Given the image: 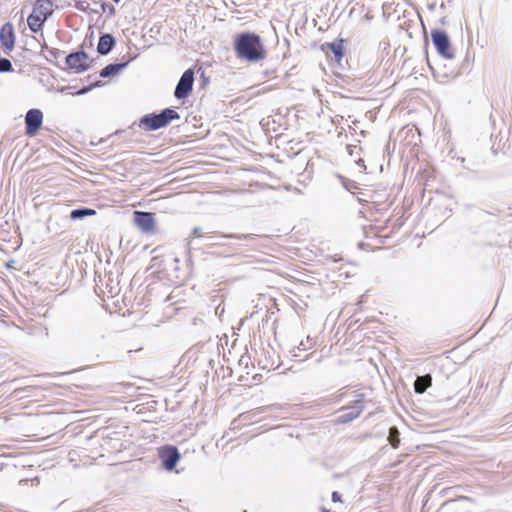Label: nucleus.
Masks as SVG:
<instances>
[{"instance_id":"f257e3e1","label":"nucleus","mask_w":512,"mask_h":512,"mask_svg":"<svg viewBox=\"0 0 512 512\" xmlns=\"http://www.w3.org/2000/svg\"><path fill=\"white\" fill-rule=\"evenodd\" d=\"M234 50L239 59L259 62L266 58V50L259 35L252 32L240 33L234 38Z\"/></svg>"},{"instance_id":"f03ea898","label":"nucleus","mask_w":512,"mask_h":512,"mask_svg":"<svg viewBox=\"0 0 512 512\" xmlns=\"http://www.w3.org/2000/svg\"><path fill=\"white\" fill-rule=\"evenodd\" d=\"M366 242L363 245L371 249H379L382 239L388 238L393 228L390 226V218L386 214H381L379 218H374L363 228Z\"/></svg>"},{"instance_id":"7ed1b4c3","label":"nucleus","mask_w":512,"mask_h":512,"mask_svg":"<svg viewBox=\"0 0 512 512\" xmlns=\"http://www.w3.org/2000/svg\"><path fill=\"white\" fill-rule=\"evenodd\" d=\"M53 2L51 0H36L33 4L32 13L27 18L29 29L37 33L42 30L44 23L53 13Z\"/></svg>"},{"instance_id":"20e7f679","label":"nucleus","mask_w":512,"mask_h":512,"mask_svg":"<svg viewBox=\"0 0 512 512\" xmlns=\"http://www.w3.org/2000/svg\"><path fill=\"white\" fill-rule=\"evenodd\" d=\"M180 115L173 109H164L160 114H150L142 117L139 127L145 131H152L167 126L172 120H177Z\"/></svg>"},{"instance_id":"39448f33","label":"nucleus","mask_w":512,"mask_h":512,"mask_svg":"<svg viewBox=\"0 0 512 512\" xmlns=\"http://www.w3.org/2000/svg\"><path fill=\"white\" fill-rule=\"evenodd\" d=\"M351 397L353 398V404L341 408L340 411L343 413L337 419L334 420L335 424L348 423L358 418L362 413L364 409V394L359 393L357 391H353L351 393Z\"/></svg>"},{"instance_id":"423d86ee","label":"nucleus","mask_w":512,"mask_h":512,"mask_svg":"<svg viewBox=\"0 0 512 512\" xmlns=\"http://www.w3.org/2000/svg\"><path fill=\"white\" fill-rule=\"evenodd\" d=\"M134 225L145 234H152L156 231L157 220L152 212L134 211Z\"/></svg>"},{"instance_id":"0eeeda50","label":"nucleus","mask_w":512,"mask_h":512,"mask_svg":"<svg viewBox=\"0 0 512 512\" xmlns=\"http://www.w3.org/2000/svg\"><path fill=\"white\" fill-rule=\"evenodd\" d=\"M431 38L437 52L446 59L454 57L449 37L445 31L435 29L431 31Z\"/></svg>"},{"instance_id":"6e6552de","label":"nucleus","mask_w":512,"mask_h":512,"mask_svg":"<svg viewBox=\"0 0 512 512\" xmlns=\"http://www.w3.org/2000/svg\"><path fill=\"white\" fill-rule=\"evenodd\" d=\"M43 123V113L39 109H30L25 116L26 134L35 136Z\"/></svg>"},{"instance_id":"1a4fd4ad","label":"nucleus","mask_w":512,"mask_h":512,"mask_svg":"<svg viewBox=\"0 0 512 512\" xmlns=\"http://www.w3.org/2000/svg\"><path fill=\"white\" fill-rule=\"evenodd\" d=\"M193 82H194V72L191 69L186 70L175 89V96L178 99L185 98L189 95V93L192 91L193 88Z\"/></svg>"},{"instance_id":"9d476101","label":"nucleus","mask_w":512,"mask_h":512,"mask_svg":"<svg viewBox=\"0 0 512 512\" xmlns=\"http://www.w3.org/2000/svg\"><path fill=\"white\" fill-rule=\"evenodd\" d=\"M159 457L165 469L171 471L178 463L180 454L175 446H165L160 450Z\"/></svg>"},{"instance_id":"9b49d317","label":"nucleus","mask_w":512,"mask_h":512,"mask_svg":"<svg viewBox=\"0 0 512 512\" xmlns=\"http://www.w3.org/2000/svg\"><path fill=\"white\" fill-rule=\"evenodd\" d=\"M66 63L69 68L75 70L76 72H82L88 69V56L85 52H75L71 53L66 58Z\"/></svg>"},{"instance_id":"f8f14e48","label":"nucleus","mask_w":512,"mask_h":512,"mask_svg":"<svg viewBox=\"0 0 512 512\" xmlns=\"http://www.w3.org/2000/svg\"><path fill=\"white\" fill-rule=\"evenodd\" d=\"M0 42L1 45L8 50H11L14 47L15 36L12 24L6 23L1 27Z\"/></svg>"},{"instance_id":"ddd939ff","label":"nucleus","mask_w":512,"mask_h":512,"mask_svg":"<svg viewBox=\"0 0 512 512\" xmlns=\"http://www.w3.org/2000/svg\"><path fill=\"white\" fill-rule=\"evenodd\" d=\"M344 42L345 40L343 38H338L331 43H326L322 48L324 49L326 47L331 50L336 62L340 63L344 56Z\"/></svg>"},{"instance_id":"4468645a","label":"nucleus","mask_w":512,"mask_h":512,"mask_svg":"<svg viewBox=\"0 0 512 512\" xmlns=\"http://www.w3.org/2000/svg\"><path fill=\"white\" fill-rule=\"evenodd\" d=\"M114 45V39L111 35L106 34L100 37L97 50L100 54L105 55L109 53Z\"/></svg>"},{"instance_id":"2eb2a0df","label":"nucleus","mask_w":512,"mask_h":512,"mask_svg":"<svg viewBox=\"0 0 512 512\" xmlns=\"http://www.w3.org/2000/svg\"><path fill=\"white\" fill-rule=\"evenodd\" d=\"M125 65H126L125 63L109 64L101 70L100 76L105 78V77L116 75L125 67Z\"/></svg>"},{"instance_id":"dca6fc26","label":"nucleus","mask_w":512,"mask_h":512,"mask_svg":"<svg viewBox=\"0 0 512 512\" xmlns=\"http://www.w3.org/2000/svg\"><path fill=\"white\" fill-rule=\"evenodd\" d=\"M429 386H431V377L429 375L418 377L414 384L417 393H423Z\"/></svg>"},{"instance_id":"f3484780","label":"nucleus","mask_w":512,"mask_h":512,"mask_svg":"<svg viewBox=\"0 0 512 512\" xmlns=\"http://www.w3.org/2000/svg\"><path fill=\"white\" fill-rule=\"evenodd\" d=\"M95 214H96V211L94 209L82 208V209L72 210L70 213V217H71V219L75 220V219L83 218L86 216H94Z\"/></svg>"},{"instance_id":"a211bd4d","label":"nucleus","mask_w":512,"mask_h":512,"mask_svg":"<svg viewBox=\"0 0 512 512\" xmlns=\"http://www.w3.org/2000/svg\"><path fill=\"white\" fill-rule=\"evenodd\" d=\"M388 440L393 448H397L399 446V443H400L399 431L396 427L390 428Z\"/></svg>"},{"instance_id":"6ab92c4d","label":"nucleus","mask_w":512,"mask_h":512,"mask_svg":"<svg viewBox=\"0 0 512 512\" xmlns=\"http://www.w3.org/2000/svg\"><path fill=\"white\" fill-rule=\"evenodd\" d=\"M347 396H348V392H347V391H345V392H344V391H341V392L338 394L337 398H338V400H340V399H342V398H344V397H347Z\"/></svg>"},{"instance_id":"aec40b11","label":"nucleus","mask_w":512,"mask_h":512,"mask_svg":"<svg viewBox=\"0 0 512 512\" xmlns=\"http://www.w3.org/2000/svg\"><path fill=\"white\" fill-rule=\"evenodd\" d=\"M357 164H358L360 167L365 168L364 160H363V159H359V160L357 161Z\"/></svg>"},{"instance_id":"412c9836","label":"nucleus","mask_w":512,"mask_h":512,"mask_svg":"<svg viewBox=\"0 0 512 512\" xmlns=\"http://www.w3.org/2000/svg\"><path fill=\"white\" fill-rule=\"evenodd\" d=\"M336 499H337V493H336V492H334V493H333V500H336Z\"/></svg>"},{"instance_id":"4be33fe9","label":"nucleus","mask_w":512,"mask_h":512,"mask_svg":"<svg viewBox=\"0 0 512 512\" xmlns=\"http://www.w3.org/2000/svg\"><path fill=\"white\" fill-rule=\"evenodd\" d=\"M114 2L118 3L120 0H113Z\"/></svg>"}]
</instances>
